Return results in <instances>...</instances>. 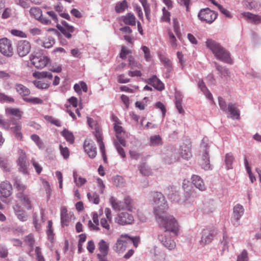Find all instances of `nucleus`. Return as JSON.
Segmentation results:
<instances>
[{
    "label": "nucleus",
    "instance_id": "e433bc0d",
    "mask_svg": "<svg viewBox=\"0 0 261 261\" xmlns=\"http://www.w3.org/2000/svg\"><path fill=\"white\" fill-rule=\"evenodd\" d=\"M0 167L4 171L9 172L11 170V166L7 159L0 157Z\"/></svg>",
    "mask_w": 261,
    "mask_h": 261
},
{
    "label": "nucleus",
    "instance_id": "c756f323",
    "mask_svg": "<svg viewBox=\"0 0 261 261\" xmlns=\"http://www.w3.org/2000/svg\"><path fill=\"white\" fill-rule=\"evenodd\" d=\"M15 86L16 91L21 96H25L30 94V90L24 85L21 84H16Z\"/></svg>",
    "mask_w": 261,
    "mask_h": 261
},
{
    "label": "nucleus",
    "instance_id": "6e6552de",
    "mask_svg": "<svg viewBox=\"0 0 261 261\" xmlns=\"http://www.w3.org/2000/svg\"><path fill=\"white\" fill-rule=\"evenodd\" d=\"M130 240L127 234H122L114 244L113 249L118 253L123 252L127 248Z\"/></svg>",
    "mask_w": 261,
    "mask_h": 261
},
{
    "label": "nucleus",
    "instance_id": "4be33fe9",
    "mask_svg": "<svg viewBox=\"0 0 261 261\" xmlns=\"http://www.w3.org/2000/svg\"><path fill=\"white\" fill-rule=\"evenodd\" d=\"M192 182L200 191H203L206 190L205 185L202 179L197 175H193L191 178Z\"/></svg>",
    "mask_w": 261,
    "mask_h": 261
},
{
    "label": "nucleus",
    "instance_id": "09e8293b",
    "mask_svg": "<svg viewBox=\"0 0 261 261\" xmlns=\"http://www.w3.org/2000/svg\"><path fill=\"white\" fill-rule=\"evenodd\" d=\"M73 177L74 182L79 187L82 186L87 182L86 178H83L81 176H78L76 172H73Z\"/></svg>",
    "mask_w": 261,
    "mask_h": 261
},
{
    "label": "nucleus",
    "instance_id": "2f4dec72",
    "mask_svg": "<svg viewBox=\"0 0 261 261\" xmlns=\"http://www.w3.org/2000/svg\"><path fill=\"white\" fill-rule=\"evenodd\" d=\"M134 201L128 196L125 197L124 199V210H126L129 212H132L134 207Z\"/></svg>",
    "mask_w": 261,
    "mask_h": 261
},
{
    "label": "nucleus",
    "instance_id": "a211bd4d",
    "mask_svg": "<svg viewBox=\"0 0 261 261\" xmlns=\"http://www.w3.org/2000/svg\"><path fill=\"white\" fill-rule=\"evenodd\" d=\"M158 238L163 245L169 250L174 249L176 246L175 242L166 233L159 234Z\"/></svg>",
    "mask_w": 261,
    "mask_h": 261
},
{
    "label": "nucleus",
    "instance_id": "2eb2a0df",
    "mask_svg": "<svg viewBox=\"0 0 261 261\" xmlns=\"http://www.w3.org/2000/svg\"><path fill=\"white\" fill-rule=\"evenodd\" d=\"M121 123L117 120H115L114 124V130L116 132V137L118 141L123 146H126V141L123 137L125 132L123 131V127L120 125Z\"/></svg>",
    "mask_w": 261,
    "mask_h": 261
},
{
    "label": "nucleus",
    "instance_id": "49530a36",
    "mask_svg": "<svg viewBox=\"0 0 261 261\" xmlns=\"http://www.w3.org/2000/svg\"><path fill=\"white\" fill-rule=\"evenodd\" d=\"M175 105L176 109H177L178 112L180 114H184L185 112L184 110L182 108L181 105V98L180 97V95L179 94H176L175 95Z\"/></svg>",
    "mask_w": 261,
    "mask_h": 261
},
{
    "label": "nucleus",
    "instance_id": "f704fd0d",
    "mask_svg": "<svg viewBox=\"0 0 261 261\" xmlns=\"http://www.w3.org/2000/svg\"><path fill=\"white\" fill-rule=\"evenodd\" d=\"M75 219V217L74 214L72 212H69V215L61 218V222L63 226H67L69 225L71 221L72 220H74Z\"/></svg>",
    "mask_w": 261,
    "mask_h": 261
},
{
    "label": "nucleus",
    "instance_id": "f03ea898",
    "mask_svg": "<svg viewBox=\"0 0 261 261\" xmlns=\"http://www.w3.org/2000/svg\"><path fill=\"white\" fill-rule=\"evenodd\" d=\"M205 44L206 47L213 53L217 60L227 64L232 63L230 53L219 43L211 39H208L205 42Z\"/></svg>",
    "mask_w": 261,
    "mask_h": 261
},
{
    "label": "nucleus",
    "instance_id": "0eeeda50",
    "mask_svg": "<svg viewBox=\"0 0 261 261\" xmlns=\"http://www.w3.org/2000/svg\"><path fill=\"white\" fill-rule=\"evenodd\" d=\"M200 152L202 153L200 165L204 170L210 169V159L208 155V146L207 144L202 142L200 145Z\"/></svg>",
    "mask_w": 261,
    "mask_h": 261
},
{
    "label": "nucleus",
    "instance_id": "338daca9",
    "mask_svg": "<svg viewBox=\"0 0 261 261\" xmlns=\"http://www.w3.org/2000/svg\"><path fill=\"white\" fill-rule=\"evenodd\" d=\"M60 152L64 159H67L69 158L70 152L69 149L67 147H63L62 145H60L59 146Z\"/></svg>",
    "mask_w": 261,
    "mask_h": 261
},
{
    "label": "nucleus",
    "instance_id": "473e14b6",
    "mask_svg": "<svg viewBox=\"0 0 261 261\" xmlns=\"http://www.w3.org/2000/svg\"><path fill=\"white\" fill-rule=\"evenodd\" d=\"M243 15L247 18V19L255 24H258L261 22V17L257 15H254L249 12L243 13Z\"/></svg>",
    "mask_w": 261,
    "mask_h": 261
},
{
    "label": "nucleus",
    "instance_id": "a18cd8bd",
    "mask_svg": "<svg viewBox=\"0 0 261 261\" xmlns=\"http://www.w3.org/2000/svg\"><path fill=\"white\" fill-rule=\"evenodd\" d=\"M87 197L90 202L94 204H98L99 202V196L96 192H88Z\"/></svg>",
    "mask_w": 261,
    "mask_h": 261
},
{
    "label": "nucleus",
    "instance_id": "603ef678",
    "mask_svg": "<svg viewBox=\"0 0 261 261\" xmlns=\"http://www.w3.org/2000/svg\"><path fill=\"white\" fill-rule=\"evenodd\" d=\"M46 233L48 239L51 240H53L54 238V233L53 227V222L51 220H48L47 221Z\"/></svg>",
    "mask_w": 261,
    "mask_h": 261
},
{
    "label": "nucleus",
    "instance_id": "f3484780",
    "mask_svg": "<svg viewBox=\"0 0 261 261\" xmlns=\"http://www.w3.org/2000/svg\"><path fill=\"white\" fill-rule=\"evenodd\" d=\"M214 231L210 229H204L202 231L200 244L202 246H205L209 244L213 240Z\"/></svg>",
    "mask_w": 261,
    "mask_h": 261
},
{
    "label": "nucleus",
    "instance_id": "9d476101",
    "mask_svg": "<svg viewBox=\"0 0 261 261\" xmlns=\"http://www.w3.org/2000/svg\"><path fill=\"white\" fill-rule=\"evenodd\" d=\"M0 52L7 57H11L13 55V48L10 40L6 38L0 39Z\"/></svg>",
    "mask_w": 261,
    "mask_h": 261
},
{
    "label": "nucleus",
    "instance_id": "423d86ee",
    "mask_svg": "<svg viewBox=\"0 0 261 261\" xmlns=\"http://www.w3.org/2000/svg\"><path fill=\"white\" fill-rule=\"evenodd\" d=\"M31 63L38 69H43L51 63V60L46 56H34L30 57Z\"/></svg>",
    "mask_w": 261,
    "mask_h": 261
},
{
    "label": "nucleus",
    "instance_id": "6e6d98bb",
    "mask_svg": "<svg viewBox=\"0 0 261 261\" xmlns=\"http://www.w3.org/2000/svg\"><path fill=\"white\" fill-rule=\"evenodd\" d=\"M168 34L169 37V42L170 43L171 46L173 49H175L177 46V40L171 31H169Z\"/></svg>",
    "mask_w": 261,
    "mask_h": 261
},
{
    "label": "nucleus",
    "instance_id": "4468645a",
    "mask_svg": "<svg viewBox=\"0 0 261 261\" xmlns=\"http://www.w3.org/2000/svg\"><path fill=\"white\" fill-rule=\"evenodd\" d=\"M200 20L208 23H212L217 18V14L208 8L200 11L198 14Z\"/></svg>",
    "mask_w": 261,
    "mask_h": 261
},
{
    "label": "nucleus",
    "instance_id": "774afa93",
    "mask_svg": "<svg viewBox=\"0 0 261 261\" xmlns=\"http://www.w3.org/2000/svg\"><path fill=\"white\" fill-rule=\"evenodd\" d=\"M237 261H248V256L247 251L245 250L238 255Z\"/></svg>",
    "mask_w": 261,
    "mask_h": 261
},
{
    "label": "nucleus",
    "instance_id": "393cba45",
    "mask_svg": "<svg viewBox=\"0 0 261 261\" xmlns=\"http://www.w3.org/2000/svg\"><path fill=\"white\" fill-rule=\"evenodd\" d=\"M122 20L125 24L132 26H134L136 24V17L131 13H127L126 15L123 16Z\"/></svg>",
    "mask_w": 261,
    "mask_h": 261
},
{
    "label": "nucleus",
    "instance_id": "37998d69",
    "mask_svg": "<svg viewBox=\"0 0 261 261\" xmlns=\"http://www.w3.org/2000/svg\"><path fill=\"white\" fill-rule=\"evenodd\" d=\"M15 214L17 218L21 221H25L27 220L28 216L25 212L23 210H19V207L16 206L15 208Z\"/></svg>",
    "mask_w": 261,
    "mask_h": 261
},
{
    "label": "nucleus",
    "instance_id": "13d9d810",
    "mask_svg": "<svg viewBox=\"0 0 261 261\" xmlns=\"http://www.w3.org/2000/svg\"><path fill=\"white\" fill-rule=\"evenodd\" d=\"M142 49L144 54V58L147 62H149L151 60V55L149 48L146 46H142Z\"/></svg>",
    "mask_w": 261,
    "mask_h": 261
},
{
    "label": "nucleus",
    "instance_id": "ddd939ff",
    "mask_svg": "<svg viewBox=\"0 0 261 261\" xmlns=\"http://www.w3.org/2000/svg\"><path fill=\"white\" fill-rule=\"evenodd\" d=\"M62 25L59 24H57V27L58 30L64 35V36L70 39L72 37V33H73L75 31V28L69 24L66 21H62L61 22Z\"/></svg>",
    "mask_w": 261,
    "mask_h": 261
},
{
    "label": "nucleus",
    "instance_id": "412c9836",
    "mask_svg": "<svg viewBox=\"0 0 261 261\" xmlns=\"http://www.w3.org/2000/svg\"><path fill=\"white\" fill-rule=\"evenodd\" d=\"M145 82L152 86L158 91H161L164 89V84L155 75H153L150 78L146 80Z\"/></svg>",
    "mask_w": 261,
    "mask_h": 261
},
{
    "label": "nucleus",
    "instance_id": "b1692460",
    "mask_svg": "<svg viewBox=\"0 0 261 261\" xmlns=\"http://www.w3.org/2000/svg\"><path fill=\"white\" fill-rule=\"evenodd\" d=\"M231 115V117L239 119L240 118V111L235 104L229 103L228 105L227 112Z\"/></svg>",
    "mask_w": 261,
    "mask_h": 261
},
{
    "label": "nucleus",
    "instance_id": "ea45409f",
    "mask_svg": "<svg viewBox=\"0 0 261 261\" xmlns=\"http://www.w3.org/2000/svg\"><path fill=\"white\" fill-rule=\"evenodd\" d=\"M92 219L95 225L92 223L91 220H89L88 223L89 226L90 227H92L95 229L99 230V228L98 227L99 225V220L98 216L97 213L94 212L92 213Z\"/></svg>",
    "mask_w": 261,
    "mask_h": 261
},
{
    "label": "nucleus",
    "instance_id": "aec40b11",
    "mask_svg": "<svg viewBox=\"0 0 261 261\" xmlns=\"http://www.w3.org/2000/svg\"><path fill=\"white\" fill-rule=\"evenodd\" d=\"M12 187L8 181H4L0 184V194L2 197H8L12 194Z\"/></svg>",
    "mask_w": 261,
    "mask_h": 261
},
{
    "label": "nucleus",
    "instance_id": "39448f33",
    "mask_svg": "<svg viewBox=\"0 0 261 261\" xmlns=\"http://www.w3.org/2000/svg\"><path fill=\"white\" fill-rule=\"evenodd\" d=\"M153 204L154 205V212L155 216L163 214L165 210L167 209L168 205L164 196L160 192H153L152 195Z\"/></svg>",
    "mask_w": 261,
    "mask_h": 261
},
{
    "label": "nucleus",
    "instance_id": "79ce46f5",
    "mask_svg": "<svg viewBox=\"0 0 261 261\" xmlns=\"http://www.w3.org/2000/svg\"><path fill=\"white\" fill-rule=\"evenodd\" d=\"M127 7V3L126 0L116 4L115 9L117 13H122Z\"/></svg>",
    "mask_w": 261,
    "mask_h": 261
},
{
    "label": "nucleus",
    "instance_id": "f8f14e48",
    "mask_svg": "<svg viewBox=\"0 0 261 261\" xmlns=\"http://www.w3.org/2000/svg\"><path fill=\"white\" fill-rule=\"evenodd\" d=\"M31 48V43L29 41L20 40L17 45V53L19 56L23 57L29 54Z\"/></svg>",
    "mask_w": 261,
    "mask_h": 261
},
{
    "label": "nucleus",
    "instance_id": "f257e3e1",
    "mask_svg": "<svg viewBox=\"0 0 261 261\" xmlns=\"http://www.w3.org/2000/svg\"><path fill=\"white\" fill-rule=\"evenodd\" d=\"M23 113L18 108L11 107L5 109V114L7 117H11L13 116L15 118L8 120V128L5 129L10 130L15 138L18 141H22L23 134L22 133V125L20 122L16 121V120H20Z\"/></svg>",
    "mask_w": 261,
    "mask_h": 261
},
{
    "label": "nucleus",
    "instance_id": "a878e982",
    "mask_svg": "<svg viewBox=\"0 0 261 261\" xmlns=\"http://www.w3.org/2000/svg\"><path fill=\"white\" fill-rule=\"evenodd\" d=\"M110 202L112 208L115 211L124 210L123 202L117 200L115 197H112L110 199Z\"/></svg>",
    "mask_w": 261,
    "mask_h": 261
},
{
    "label": "nucleus",
    "instance_id": "7ed1b4c3",
    "mask_svg": "<svg viewBox=\"0 0 261 261\" xmlns=\"http://www.w3.org/2000/svg\"><path fill=\"white\" fill-rule=\"evenodd\" d=\"M156 219L160 227L165 229L164 233L170 231L176 236L178 235L179 230L178 223L173 216L164 213L156 216Z\"/></svg>",
    "mask_w": 261,
    "mask_h": 261
},
{
    "label": "nucleus",
    "instance_id": "680f3d73",
    "mask_svg": "<svg viewBox=\"0 0 261 261\" xmlns=\"http://www.w3.org/2000/svg\"><path fill=\"white\" fill-rule=\"evenodd\" d=\"M24 101L33 104H42L43 100L38 97H26L24 98Z\"/></svg>",
    "mask_w": 261,
    "mask_h": 261
},
{
    "label": "nucleus",
    "instance_id": "864d4df0",
    "mask_svg": "<svg viewBox=\"0 0 261 261\" xmlns=\"http://www.w3.org/2000/svg\"><path fill=\"white\" fill-rule=\"evenodd\" d=\"M128 62H129V66L132 69H134L135 68H137L139 69L142 68V65L140 63L136 62L134 58L130 56L128 57Z\"/></svg>",
    "mask_w": 261,
    "mask_h": 261
},
{
    "label": "nucleus",
    "instance_id": "8fccbe9b",
    "mask_svg": "<svg viewBox=\"0 0 261 261\" xmlns=\"http://www.w3.org/2000/svg\"><path fill=\"white\" fill-rule=\"evenodd\" d=\"M114 144L119 154L121 156V158H125L126 157V154L123 148V146L118 141H115L114 142Z\"/></svg>",
    "mask_w": 261,
    "mask_h": 261
},
{
    "label": "nucleus",
    "instance_id": "4c0bfd02",
    "mask_svg": "<svg viewBox=\"0 0 261 261\" xmlns=\"http://www.w3.org/2000/svg\"><path fill=\"white\" fill-rule=\"evenodd\" d=\"M61 134L66 140L70 144H73L74 142V137L72 132L65 129L62 132Z\"/></svg>",
    "mask_w": 261,
    "mask_h": 261
},
{
    "label": "nucleus",
    "instance_id": "052dcab7",
    "mask_svg": "<svg viewBox=\"0 0 261 261\" xmlns=\"http://www.w3.org/2000/svg\"><path fill=\"white\" fill-rule=\"evenodd\" d=\"M234 160L233 155L230 153H227L225 156V163L228 169L232 168V164Z\"/></svg>",
    "mask_w": 261,
    "mask_h": 261
},
{
    "label": "nucleus",
    "instance_id": "20e7f679",
    "mask_svg": "<svg viewBox=\"0 0 261 261\" xmlns=\"http://www.w3.org/2000/svg\"><path fill=\"white\" fill-rule=\"evenodd\" d=\"M33 76L39 80L33 81L34 85L41 89H48L53 77L52 73L48 71H36L33 73Z\"/></svg>",
    "mask_w": 261,
    "mask_h": 261
},
{
    "label": "nucleus",
    "instance_id": "7c9ffc66",
    "mask_svg": "<svg viewBox=\"0 0 261 261\" xmlns=\"http://www.w3.org/2000/svg\"><path fill=\"white\" fill-rule=\"evenodd\" d=\"M244 210L242 205L237 204L233 208V217L239 220L244 214Z\"/></svg>",
    "mask_w": 261,
    "mask_h": 261
},
{
    "label": "nucleus",
    "instance_id": "de8ad7c7",
    "mask_svg": "<svg viewBox=\"0 0 261 261\" xmlns=\"http://www.w3.org/2000/svg\"><path fill=\"white\" fill-rule=\"evenodd\" d=\"M87 123L89 126L92 128L94 129L93 131V134H94V133L96 132L97 127L98 128L99 131H101V128H100V126L99 124L97 123V122L95 121L92 118L87 117Z\"/></svg>",
    "mask_w": 261,
    "mask_h": 261
},
{
    "label": "nucleus",
    "instance_id": "58836bf2",
    "mask_svg": "<svg viewBox=\"0 0 261 261\" xmlns=\"http://www.w3.org/2000/svg\"><path fill=\"white\" fill-rule=\"evenodd\" d=\"M198 86L201 90L203 92L205 95L210 100L213 99L212 94L210 93L207 87L205 86L203 81H200L198 82Z\"/></svg>",
    "mask_w": 261,
    "mask_h": 261
},
{
    "label": "nucleus",
    "instance_id": "9b49d317",
    "mask_svg": "<svg viewBox=\"0 0 261 261\" xmlns=\"http://www.w3.org/2000/svg\"><path fill=\"white\" fill-rule=\"evenodd\" d=\"M132 215L127 212L119 213L115 217V221L121 225L130 224L134 222Z\"/></svg>",
    "mask_w": 261,
    "mask_h": 261
},
{
    "label": "nucleus",
    "instance_id": "dca6fc26",
    "mask_svg": "<svg viewBox=\"0 0 261 261\" xmlns=\"http://www.w3.org/2000/svg\"><path fill=\"white\" fill-rule=\"evenodd\" d=\"M96 129H97L96 132L94 133V136L96 139L97 143L99 144V149H100V152L102 154V156L103 162L105 163H107L108 161H107V155H106L105 144L102 141L103 137H102V133H101V131L98 130V127H97Z\"/></svg>",
    "mask_w": 261,
    "mask_h": 261
},
{
    "label": "nucleus",
    "instance_id": "3c124183",
    "mask_svg": "<svg viewBox=\"0 0 261 261\" xmlns=\"http://www.w3.org/2000/svg\"><path fill=\"white\" fill-rule=\"evenodd\" d=\"M24 243L30 247V251H32L33 249L35 240L32 234L26 236L24 239Z\"/></svg>",
    "mask_w": 261,
    "mask_h": 261
},
{
    "label": "nucleus",
    "instance_id": "1a4fd4ad",
    "mask_svg": "<svg viewBox=\"0 0 261 261\" xmlns=\"http://www.w3.org/2000/svg\"><path fill=\"white\" fill-rule=\"evenodd\" d=\"M19 157L17 161L19 171L23 174H28L29 164L27 162V155L25 152L22 149L18 151Z\"/></svg>",
    "mask_w": 261,
    "mask_h": 261
},
{
    "label": "nucleus",
    "instance_id": "72a5a7b5",
    "mask_svg": "<svg viewBox=\"0 0 261 261\" xmlns=\"http://www.w3.org/2000/svg\"><path fill=\"white\" fill-rule=\"evenodd\" d=\"M98 250L99 253L108 254L109 250V243L103 240H101L98 243Z\"/></svg>",
    "mask_w": 261,
    "mask_h": 261
},
{
    "label": "nucleus",
    "instance_id": "cd10ccee",
    "mask_svg": "<svg viewBox=\"0 0 261 261\" xmlns=\"http://www.w3.org/2000/svg\"><path fill=\"white\" fill-rule=\"evenodd\" d=\"M174 187L171 186L168 188V197L173 201L178 202L180 199L179 195L178 192L174 190Z\"/></svg>",
    "mask_w": 261,
    "mask_h": 261
},
{
    "label": "nucleus",
    "instance_id": "5701e85b",
    "mask_svg": "<svg viewBox=\"0 0 261 261\" xmlns=\"http://www.w3.org/2000/svg\"><path fill=\"white\" fill-rule=\"evenodd\" d=\"M180 155L185 160H189L192 156L191 147L188 145H183L181 146Z\"/></svg>",
    "mask_w": 261,
    "mask_h": 261
},
{
    "label": "nucleus",
    "instance_id": "e2e57ef3",
    "mask_svg": "<svg viewBox=\"0 0 261 261\" xmlns=\"http://www.w3.org/2000/svg\"><path fill=\"white\" fill-rule=\"evenodd\" d=\"M45 119L48 122L53 124L57 126H61V122L59 120L51 116H45L44 117Z\"/></svg>",
    "mask_w": 261,
    "mask_h": 261
},
{
    "label": "nucleus",
    "instance_id": "6ab92c4d",
    "mask_svg": "<svg viewBox=\"0 0 261 261\" xmlns=\"http://www.w3.org/2000/svg\"><path fill=\"white\" fill-rule=\"evenodd\" d=\"M84 148L85 151L90 158L93 159L96 156V147L93 142L85 141L84 144Z\"/></svg>",
    "mask_w": 261,
    "mask_h": 261
},
{
    "label": "nucleus",
    "instance_id": "bf43d9fd",
    "mask_svg": "<svg viewBox=\"0 0 261 261\" xmlns=\"http://www.w3.org/2000/svg\"><path fill=\"white\" fill-rule=\"evenodd\" d=\"M100 223L101 226L103 228L107 230H109L110 229V224L112 223V221H109V219H107L105 217H102L100 219Z\"/></svg>",
    "mask_w": 261,
    "mask_h": 261
},
{
    "label": "nucleus",
    "instance_id": "bb28decb",
    "mask_svg": "<svg viewBox=\"0 0 261 261\" xmlns=\"http://www.w3.org/2000/svg\"><path fill=\"white\" fill-rule=\"evenodd\" d=\"M214 64L221 77H228L230 76V72L228 68L219 65L216 62H214Z\"/></svg>",
    "mask_w": 261,
    "mask_h": 261
},
{
    "label": "nucleus",
    "instance_id": "c85d7f7f",
    "mask_svg": "<svg viewBox=\"0 0 261 261\" xmlns=\"http://www.w3.org/2000/svg\"><path fill=\"white\" fill-rule=\"evenodd\" d=\"M138 169L140 173L143 176H148L152 174L151 170L146 165V163H141L138 166Z\"/></svg>",
    "mask_w": 261,
    "mask_h": 261
},
{
    "label": "nucleus",
    "instance_id": "0e129e2a",
    "mask_svg": "<svg viewBox=\"0 0 261 261\" xmlns=\"http://www.w3.org/2000/svg\"><path fill=\"white\" fill-rule=\"evenodd\" d=\"M14 187L15 189H17L18 191H19L18 193H22L24 191V190L26 189V187L22 184L19 180H16L14 184Z\"/></svg>",
    "mask_w": 261,
    "mask_h": 261
},
{
    "label": "nucleus",
    "instance_id": "69168bd1",
    "mask_svg": "<svg viewBox=\"0 0 261 261\" xmlns=\"http://www.w3.org/2000/svg\"><path fill=\"white\" fill-rule=\"evenodd\" d=\"M31 163L35 168L36 172L39 174L42 172L43 169L40 164L33 158L31 159Z\"/></svg>",
    "mask_w": 261,
    "mask_h": 261
},
{
    "label": "nucleus",
    "instance_id": "a19ab883",
    "mask_svg": "<svg viewBox=\"0 0 261 261\" xmlns=\"http://www.w3.org/2000/svg\"><path fill=\"white\" fill-rule=\"evenodd\" d=\"M55 43V39L52 37H48L41 41V45L44 48H49L54 45Z\"/></svg>",
    "mask_w": 261,
    "mask_h": 261
},
{
    "label": "nucleus",
    "instance_id": "c03bdc74",
    "mask_svg": "<svg viewBox=\"0 0 261 261\" xmlns=\"http://www.w3.org/2000/svg\"><path fill=\"white\" fill-rule=\"evenodd\" d=\"M30 13L31 16L35 18L39 19L42 16V11L39 8L32 7L30 9Z\"/></svg>",
    "mask_w": 261,
    "mask_h": 261
},
{
    "label": "nucleus",
    "instance_id": "5fc2aeb1",
    "mask_svg": "<svg viewBox=\"0 0 261 261\" xmlns=\"http://www.w3.org/2000/svg\"><path fill=\"white\" fill-rule=\"evenodd\" d=\"M14 101L15 100L13 97L9 96L3 93L0 92L1 102L13 103Z\"/></svg>",
    "mask_w": 261,
    "mask_h": 261
},
{
    "label": "nucleus",
    "instance_id": "c9c22d12",
    "mask_svg": "<svg viewBox=\"0 0 261 261\" xmlns=\"http://www.w3.org/2000/svg\"><path fill=\"white\" fill-rule=\"evenodd\" d=\"M16 196L21 200L24 205L28 210L31 208V201L30 200L28 196L24 195L23 193H18L16 194Z\"/></svg>",
    "mask_w": 261,
    "mask_h": 261
},
{
    "label": "nucleus",
    "instance_id": "4d7b16f0",
    "mask_svg": "<svg viewBox=\"0 0 261 261\" xmlns=\"http://www.w3.org/2000/svg\"><path fill=\"white\" fill-rule=\"evenodd\" d=\"M162 139L159 135H155L152 136L150 138V145H158L161 144Z\"/></svg>",
    "mask_w": 261,
    "mask_h": 261
}]
</instances>
